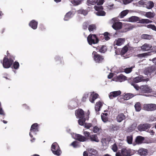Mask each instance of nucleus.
Listing matches in <instances>:
<instances>
[{"label":"nucleus","mask_w":156,"mask_h":156,"mask_svg":"<svg viewBox=\"0 0 156 156\" xmlns=\"http://www.w3.org/2000/svg\"><path fill=\"white\" fill-rule=\"evenodd\" d=\"M155 15V13L154 12H145L144 16L149 19L154 18Z\"/></svg>","instance_id":"bb28decb"},{"label":"nucleus","mask_w":156,"mask_h":156,"mask_svg":"<svg viewBox=\"0 0 156 156\" xmlns=\"http://www.w3.org/2000/svg\"><path fill=\"white\" fill-rule=\"evenodd\" d=\"M112 128L113 129V130L114 131L117 130L119 128V126L116 125H112Z\"/></svg>","instance_id":"774afa93"},{"label":"nucleus","mask_w":156,"mask_h":156,"mask_svg":"<svg viewBox=\"0 0 156 156\" xmlns=\"http://www.w3.org/2000/svg\"><path fill=\"white\" fill-rule=\"evenodd\" d=\"M129 12L128 10H124L122 11L119 14V16L121 18H122L125 16Z\"/></svg>","instance_id":"c9c22d12"},{"label":"nucleus","mask_w":156,"mask_h":156,"mask_svg":"<svg viewBox=\"0 0 156 156\" xmlns=\"http://www.w3.org/2000/svg\"><path fill=\"white\" fill-rule=\"evenodd\" d=\"M82 0H73L71 2L74 5H77L80 4Z\"/></svg>","instance_id":"5fc2aeb1"},{"label":"nucleus","mask_w":156,"mask_h":156,"mask_svg":"<svg viewBox=\"0 0 156 156\" xmlns=\"http://www.w3.org/2000/svg\"><path fill=\"white\" fill-rule=\"evenodd\" d=\"M87 39L90 45L98 44L99 41L98 38L95 34H90L87 37Z\"/></svg>","instance_id":"f257e3e1"},{"label":"nucleus","mask_w":156,"mask_h":156,"mask_svg":"<svg viewBox=\"0 0 156 156\" xmlns=\"http://www.w3.org/2000/svg\"><path fill=\"white\" fill-rule=\"evenodd\" d=\"M151 127L150 124L146 123L144 124H140L138 127V130L140 131H144L149 128Z\"/></svg>","instance_id":"1a4fd4ad"},{"label":"nucleus","mask_w":156,"mask_h":156,"mask_svg":"<svg viewBox=\"0 0 156 156\" xmlns=\"http://www.w3.org/2000/svg\"><path fill=\"white\" fill-rule=\"evenodd\" d=\"M140 18L136 16H132L128 18V21L131 22H136L139 21Z\"/></svg>","instance_id":"c85d7f7f"},{"label":"nucleus","mask_w":156,"mask_h":156,"mask_svg":"<svg viewBox=\"0 0 156 156\" xmlns=\"http://www.w3.org/2000/svg\"><path fill=\"white\" fill-rule=\"evenodd\" d=\"M98 0H87V4L88 5H94L98 2Z\"/></svg>","instance_id":"f704fd0d"},{"label":"nucleus","mask_w":156,"mask_h":156,"mask_svg":"<svg viewBox=\"0 0 156 156\" xmlns=\"http://www.w3.org/2000/svg\"><path fill=\"white\" fill-rule=\"evenodd\" d=\"M121 154L122 156H130V151L125 148H122L121 150Z\"/></svg>","instance_id":"412c9836"},{"label":"nucleus","mask_w":156,"mask_h":156,"mask_svg":"<svg viewBox=\"0 0 156 156\" xmlns=\"http://www.w3.org/2000/svg\"><path fill=\"white\" fill-rule=\"evenodd\" d=\"M79 119L78 120L79 124L81 126H83L85 122L86 121V119L84 117L82 118H79Z\"/></svg>","instance_id":"a18cd8bd"},{"label":"nucleus","mask_w":156,"mask_h":156,"mask_svg":"<svg viewBox=\"0 0 156 156\" xmlns=\"http://www.w3.org/2000/svg\"><path fill=\"white\" fill-rule=\"evenodd\" d=\"M112 27L116 30L120 29L122 27V23L120 22L115 23L113 24Z\"/></svg>","instance_id":"a211bd4d"},{"label":"nucleus","mask_w":156,"mask_h":156,"mask_svg":"<svg viewBox=\"0 0 156 156\" xmlns=\"http://www.w3.org/2000/svg\"><path fill=\"white\" fill-rule=\"evenodd\" d=\"M73 16V12L72 11H69L66 13L65 16L64 20L65 21L68 20Z\"/></svg>","instance_id":"cd10ccee"},{"label":"nucleus","mask_w":156,"mask_h":156,"mask_svg":"<svg viewBox=\"0 0 156 156\" xmlns=\"http://www.w3.org/2000/svg\"><path fill=\"white\" fill-rule=\"evenodd\" d=\"M74 138L75 140L80 142H83L86 141V137L80 134H75Z\"/></svg>","instance_id":"9d476101"},{"label":"nucleus","mask_w":156,"mask_h":156,"mask_svg":"<svg viewBox=\"0 0 156 156\" xmlns=\"http://www.w3.org/2000/svg\"><path fill=\"white\" fill-rule=\"evenodd\" d=\"M7 57L8 58V59L9 60L12 61V62H13L14 60H15V56L14 55L11 54Z\"/></svg>","instance_id":"6e6d98bb"},{"label":"nucleus","mask_w":156,"mask_h":156,"mask_svg":"<svg viewBox=\"0 0 156 156\" xmlns=\"http://www.w3.org/2000/svg\"><path fill=\"white\" fill-rule=\"evenodd\" d=\"M154 3L152 1H148L146 2L145 5L144 7L147 8L148 9H150L153 8L154 6Z\"/></svg>","instance_id":"aec40b11"},{"label":"nucleus","mask_w":156,"mask_h":156,"mask_svg":"<svg viewBox=\"0 0 156 156\" xmlns=\"http://www.w3.org/2000/svg\"><path fill=\"white\" fill-rule=\"evenodd\" d=\"M125 41V38H119L114 41V44L117 46H120Z\"/></svg>","instance_id":"f3484780"},{"label":"nucleus","mask_w":156,"mask_h":156,"mask_svg":"<svg viewBox=\"0 0 156 156\" xmlns=\"http://www.w3.org/2000/svg\"><path fill=\"white\" fill-rule=\"evenodd\" d=\"M30 131V136L31 137H32L33 136L31 133H33L36 134V132L38 131L37 124V123H34L32 125Z\"/></svg>","instance_id":"0eeeda50"},{"label":"nucleus","mask_w":156,"mask_h":156,"mask_svg":"<svg viewBox=\"0 0 156 156\" xmlns=\"http://www.w3.org/2000/svg\"><path fill=\"white\" fill-rule=\"evenodd\" d=\"M95 9L97 11L96 14L98 16H105V12L102 10L103 9V7L101 6H95L94 7Z\"/></svg>","instance_id":"20e7f679"},{"label":"nucleus","mask_w":156,"mask_h":156,"mask_svg":"<svg viewBox=\"0 0 156 156\" xmlns=\"http://www.w3.org/2000/svg\"><path fill=\"white\" fill-rule=\"evenodd\" d=\"M83 134L84 135V136L86 137V141L88 140H89L90 135V132L87 131H84Z\"/></svg>","instance_id":"49530a36"},{"label":"nucleus","mask_w":156,"mask_h":156,"mask_svg":"<svg viewBox=\"0 0 156 156\" xmlns=\"http://www.w3.org/2000/svg\"><path fill=\"white\" fill-rule=\"evenodd\" d=\"M79 14H82L84 16L86 15L87 14V12L86 10L80 9L78 11Z\"/></svg>","instance_id":"864d4df0"},{"label":"nucleus","mask_w":156,"mask_h":156,"mask_svg":"<svg viewBox=\"0 0 156 156\" xmlns=\"http://www.w3.org/2000/svg\"><path fill=\"white\" fill-rule=\"evenodd\" d=\"M151 47L149 44L145 43L142 45L141 48L143 51H147L150 50Z\"/></svg>","instance_id":"a878e982"},{"label":"nucleus","mask_w":156,"mask_h":156,"mask_svg":"<svg viewBox=\"0 0 156 156\" xmlns=\"http://www.w3.org/2000/svg\"><path fill=\"white\" fill-rule=\"evenodd\" d=\"M134 67L132 66L131 67L126 68L124 69V72L126 73H129L132 71V69Z\"/></svg>","instance_id":"de8ad7c7"},{"label":"nucleus","mask_w":156,"mask_h":156,"mask_svg":"<svg viewBox=\"0 0 156 156\" xmlns=\"http://www.w3.org/2000/svg\"><path fill=\"white\" fill-rule=\"evenodd\" d=\"M137 152L140 155L145 156L147 155L148 151L147 149L141 148L138 150Z\"/></svg>","instance_id":"ddd939ff"},{"label":"nucleus","mask_w":156,"mask_h":156,"mask_svg":"<svg viewBox=\"0 0 156 156\" xmlns=\"http://www.w3.org/2000/svg\"><path fill=\"white\" fill-rule=\"evenodd\" d=\"M90 155H94L95 156H98V151L95 149L90 148L88 150Z\"/></svg>","instance_id":"c756f323"},{"label":"nucleus","mask_w":156,"mask_h":156,"mask_svg":"<svg viewBox=\"0 0 156 156\" xmlns=\"http://www.w3.org/2000/svg\"><path fill=\"white\" fill-rule=\"evenodd\" d=\"M13 65L12 67V68L13 69H18L20 66L19 63L17 61H15L13 63Z\"/></svg>","instance_id":"a19ab883"},{"label":"nucleus","mask_w":156,"mask_h":156,"mask_svg":"<svg viewBox=\"0 0 156 156\" xmlns=\"http://www.w3.org/2000/svg\"><path fill=\"white\" fill-rule=\"evenodd\" d=\"M114 79H115V80L116 81L119 82H122L127 80V77L122 74H121L118 76H117Z\"/></svg>","instance_id":"4468645a"},{"label":"nucleus","mask_w":156,"mask_h":156,"mask_svg":"<svg viewBox=\"0 0 156 156\" xmlns=\"http://www.w3.org/2000/svg\"><path fill=\"white\" fill-rule=\"evenodd\" d=\"M109 35V34L107 32H105L104 34H100V35H101V37H103V38H104V39L106 41H108L110 39V37L108 36V35Z\"/></svg>","instance_id":"72a5a7b5"},{"label":"nucleus","mask_w":156,"mask_h":156,"mask_svg":"<svg viewBox=\"0 0 156 156\" xmlns=\"http://www.w3.org/2000/svg\"><path fill=\"white\" fill-rule=\"evenodd\" d=\"M112 149L114 152H116L117 151V147L115 144H114L112 146Z\"/></svg>","instance_id":"680f3d73"},{"label":"nucleus","mask_w":156,"mask_h":156,"mask_svg":"<svg viewBox=\"0 0 156 156\" xmlns=\"http://www.w3.org/2000/svg\"><path fill=\"white\" fill-rule=\"evenodd\" d=\"M149 71L151 73H152L156 70V66H151L148 68Z\"/></svg>","instance_id":"8fccbe9b"},{"label":"nucleus","mask_w":156,"mask_h":156,"mask_svg":"<svg viewBox=\"0 0 156 156\" xmlns=\"http://www.w3.org/2000/svg\"><path fill=\"white\" fill-rule=\"evenodd\" d=\"M88 95L87 94H84L82 98V101L84 102L86 101V99L88 98Z\"/></svg>","instance_id":"69168bd1"},{"label":"nucleus","mask_w":156,"mask_h":156,"mask_svg":"<svg viewBox=\"0 0 156 156\" xmlns=\"http://www.w3.org/2000/svg\"><path fill=\"white\" fill-rule=\"evenodd\" d=\"M135 83H136L133 82L131 83V85L132 86H133V87H134V88L136 90H138L139 89V87L137 85L135 84Z\"/></svg>","instance_id":"052dcab7"},{"label":"nucleus","mask_w":156,"mask_h":156,"mask_svg":"<svg viewBox=\"0 0 156 156\" xmlns=\"http://www.w3.org/2000/svg\"><path fill=\"white\" fill-rule=\"evenodd\" d=\"M133 97L132 94L128 93L126 94L124 96L125 100H127L130 99Z\"/></svg>","instance_id":"c03bdc74"},{"label":"nucleus","mask_w":156,"mask_h":156,"mask_svg":"<svg viewBox=\"0 0 156 156\" xmlns=\"http://www.w3.org/2000/svg\"><path fill=\"white\" fill-rule=\"evenodd\" d=\"M55 59L56 61H58L60 63H62L63 62V60L62 57L61 58V57L58 56H56L55 58Z\"/></svg>","instance_id":"603ef678"},{"label":"nucleus","mask_w":156,"mask_h":156,"mask_svg":"<svg viewBox=\"0 0 156 156\" xmlns=\"http://www.w3.org/2000/svg\"><path fill=\"white\" fill-rule=\"evenodd\" d=\"M96 27L95 24H92L90 25L88 27V30L90 32L93 31L94 30H96Z\"/></svg>","instance_id":"58836bf2"},{"label":"nucleus","mask_w":156,"mask_h":156,"mask_svg":"<svg viewBox=\"0 0 156 156\" xmlns=\"http://www.w3.org/2000/svg\"><path fill=\"white\" fill-rule=\"evenodd\" d=\"M92 55H93V58L96 63H100L104 62L105 57L104 56L98 53L95 51L93 52Z\"/></svg>","instance_id":"f03ea898"},{"label":"nucleus","mask_w":156,"mask_h":156,"mask_svg":"<svg viewBox=\"0 0 156 156\" xmlns=\"http://www.w3.org/2000/svg\"><path fill=\"white\" fill-rule=\"evenodd\" d=\"M38 22L35 20L31 21L29 24V26L34 30L36 29L37 27Z\"/></svg>","instance_id":"dca6fc26"},{"label":"nucleus","mask_w":156,"mask_h":156,"mask_svg":"<svg viewBox=\"0 0 156 156\" xmlns=\"http://www.w3.org/2000/svg\"><path fill=\"white\" fill-rule=\"evenodd\" d=\"M145 138L144 137L141 136H138L136 137L135 141L136 144H142Z\"/></svg>","instance_id":"4be33fe9"},{"label":"nucleus","mask_w":156,"mask_h":156,"mask_svg":"<svg viewBox=\"0 0 156 156\" xmlns=\"http://www.w3.org/2000/svg\"><path fill=\"white\" fill-rule=\"evenodd\" d=\"M70 146L73 147L74 148H76L80 147L79 142L76 141H74L70 144Z\"/></svg>","instance_id":"ea45409f"},{"label":"nucleus","mask_w":156,"mask_h":156,"mask_svg":"<svg viewBox=\"0 0 156 156\" xmlns=\"http://www.w3.org/2000/svg\"><path fill=\"white\" fill-rule=\"evenodd\" d=\"M133 27V26H132L130 24H126L125 25L124 28H123L122 29V32H126L132 30Z\"/></svg>","instance_id":"2eb2a0df"},{"label":"nucleus","mask_w":156,"mask_h":156,"mask_svg":"<svg viewBox=\"0 0 156 156\" xmlns=\"http://www.w3.org/2000/svg\"><path fill=\"white\" fill-rule=\"evenodd\" d=\"M145 26L148 28L151 29L152 30L156 31V27L154 25L150 24L147 25H145Z\"/></svg>","instance_id":"09e8293b"},{"label":"nucleus","mask_w":156,"mask_h":156,"mask_svg":"<svg viewBox=\"0 0 156 156\" xmlns=\"http://www.w3.org/2000/svg\"><path fill=\"white\" fill-rule=\"evenodd\" d=\"M89 140H90L92 142H98L99 141V140L96 134H93L90 136Z\"/></svg>","instance_id":"b1692460"},{"label":"nucleus","mask_w":156,"mask_h":156,"mask_svg":"<svg viewBox=\"0 0 156 156\" xmlns=\"http://www.w3.org/2000/svg\"><path fill=\"white\" fill-rule=\"evenodd\" d=\"M98 2L97 3V5L99 6H100L102 5L104 2V0H98Z\"/></svg>","instance_id":"338daca9"},{"label":"nucleus","mask_w":156,"mask_h":156,"mask_svg":"<svg viewBox=\"0 0 156 156\" xmlns=\"http://www.w3.org/2000/svg\"><path fill=\"white\" fill-rule=\"evenodd\" d=\"M51 149L53 153L55 155L60 156L62 153L59 145L56 142L52 144Z\"/></svg>","instance_id":"7ed1b4c3"},{"label":"nucleus","mask_w":156,"mask_h":156,"mask_svg":"<svg viewBox=\"0 0 156 156\" xmlns=\"http://www.w3.org/2000/svg\"><path fill=\"white\" fill-rule=\"evenodd\" d=\"M97 49H99L98 51L101 53H104L107 51V49L106 46L105 45H102L101 47L99 49L97 48Z\"/></svg>","instance_id":"37998d69"},{"label":"nucleus","mask_w":156,"mask_h":156,"mask_svg":"<svg viewBox=\"0 0 156 156\" xmlns=\"http://www.w3.org/2000/svg\"><path fill=\"white\" fill-rule=\"evenodd\" d=\"M141 38L144 39L150 40L152 38V36L150 35L143 34L141 35Z\"/></svg>","instance_id":"79ce46f5"},{"label":"nucleus","mask_w":156,"mask_h":156,"mask_svg":"<svg viewBox=\"0 0 156 156\" xmlns=\"http://www.w3.org/2000/svg\"><path fill=\"white\" fill-rule=\"evenodd\" d=\"M146 2H144L143 0H140L138 2V4L140 5L143 6L144 7V6L145 5Z\"/></svg>","instance_id":"e2e57ef3"},{"label":"nucleus","mask_w":156,"mask_h":156,"mask_svg":"<svg viewBox=\"0 0 156 156\" xmlns=\"http://www.w3.org/2000/svg\"><path fill=\"white\" fill-rule=\"evenodd\" d=\"M100 129L97 126H94L93 129V131L94 133H97L100 131Z\"/></svg>","instance_id":"13d9d810"},{"label":"nucleus","mask_w":156,"mask_h":156,"mask_svg":"<svg viewBox=\"0 0 156 156\" xmlns=\"http://www.w3.org/2000/svg\"><path fill=\"white\" fill-rule=\"evenodd\" d=\"M126 119V116L123 113L119 114L116 117L117 121L118 122H121Z\"/></svg>","instance_id":"6ab92c4d"},{"label":"nucleus","mask_w":156,"mask_h":156,"mask_svg":"<svg viewBox=\"0 0 156 156\" xmlns=\"http://www.w3.org/2000/svg\"><path fill=\"white\" fill-rule=\"evenodd\" d=\"M89 25V23L87 21L83 23L82 26L84 30H87Z\"/></svg>","instance_id":"4d7b16f0"},{"label":"nucleus","mask_w":156,"mask_h":156,"mask_svg":"<svg viewBox=\"0 0 156 156\" xmlns=\"http://www.w3.org/2000/svg\"><path fill=\"white\" fill-rule=\"evenodd\" d=\"M151 54L150 52L144 53L141 54H138L137 55V56L139 57L142 58V57H146L147 56L151 55Z\"/></svg>","instance_id":"e433bc0d"},{"label":"nucleus","mask_w":156,"mask_h":156,"mask_svg":"<svg viewBox=\"0 0 156 156\" xmlns=\"http://www.w3.org/2000/svg\"><path fill=\"white\" fill-rule=\"evenodd\" d=\"M152 22V21H151L150 20H149L148 19H140L139 20L138 23L143 24H148L150 23H151Z\"/></svg>","instance_id":"7c9ffc66"},{"label":"nucleus","mask_w":156,"mask_h":156,"mask_svg":"<svg viewBox=\"0 0 156 156\" xmlns=\"http://www.w3.org/2000/svg\"><path fill=\"white\" fill-rule=\"evenodd\" d=\"M127 140L129 144H132L133 140V136L130 135L127 137Z\"/></svg>","instance_id":"3c124183"},{"label":"nucleus","mask_w":156,"mask_h":156,"mask_svg":"<svg viewBox=\"0 0 156 156\" xmlns=\"http://www.w3.org/2000/svg\"><path fill=\"white\" fill-rule=\"evenodd\" d=\"M142 87L143 90L146 93H149L151 92L152 89L147 85L142 86Z\"/></svg>","instance_id":"2f4dec72"},{"label":"nucleus","mask_w":156,"mask_h":156,"mask_svg":"<svg viewBox=\"0 0 156 156\" xmlns=\"http://www.w3.org/2000/svg\"><path fill=\"white\" fill-rule=\"evenodd\" d=\"M75 114L78 118H82L84 117V112L83 109L79 108L75 111Z\"/></svg>","instance_id":"6e6552de"},{"label":"nucleus","mask_w":156,"mask_h":156,"mask_svg":"<svg viewBox=\"0 0 156 156\" xmlns=\"http://www.w3.org/2000/svg\"><path fill=\"white\" fill-rule=\"evenodd\" d=\"M147 80L146 79H144V76L142 75H139L134 78L133 79V82L135 83H138L141 81H146Z\"/></svg>","instance_id":"f8f14e48"},{"label":"nucleus","mask_w":156,"mask_h":156,"mask_svg":"<svg viewBox=\"0 0 156 156\" xmlns=\"http://www.w3.org/2000/svg\"><path fill=\"white\" fill-rule=\"evenodd\" d=\"M144 109L147 111H153L156 110V105L154 104H146L144 105Z\"/></svg>","instance_id":"423d86ee"},{"label":"nucleus","mask_w":156,"mask_h":156,"mask_svg":"<svg viewBox=\"0 0 156 156\" xmlns=\"http://www.w3.org/2000/svg\"><path fill=\"white\" fill-rule=\"evenodd\" d=\"M133 1V0H122L123 4L125 5L128 4Z\"/></svg>","instance_id":"0e129e2a"},{"label":"nucleus","mask_w":156,"mask_h":156,"mask_svg":"<svg viewBox=\"0 0 156 156\" xmlns=\"http://www.w3.org/2000/svg\"><path fill=\"white\" fill-rule=\"evenodd\" d=\"M98 94H91L89 98V101L92 103H94V101L98 97Z\"/></svg>","instance_id":"393cba45"},{"label":"nucleus","mask_w":156,"mask_h":156,"mask_svg":"<svg viewBox=\"0 0 156 156\" xmlns=\"http://www.w3.org/2000/svg\"><path fill=\"white\" fill-rule=\"evenodd\" d=\"M134 107L136 111H140L141 109V105L140 103L137 102L134 105Z\"/></svg>","instance_id":"473e14b6"},{"label":"nucleus","mask_w":156,"mask_h":156,"mask_svg":"<svg viewBox=\"0 0 156 156\" xmlns=\"http://www.w3.org/2000/svg\"><path fill=\"white\" fill-rule=\"evenodd\" d=\"M128 50V47L127 46H124L121 50L120 52V54L121 55H124L126 52H127Z\"/></svg>","instance_id":"4c0bfd02"},{"label":"nucleus","mask_w":156,"mask_h":156,"mask_svg":"<svg viewBox=\"0 0 156 156\" xmlns=\"http://www.w3.org/2000/svg\"><path fill=\"white\" fill-rule=\"evenodd\" d=\"M101 118L102 120L104 122H106L108 121V118L107 116L101 115Z\"/></svg>","instance_id":"bf43d9fd"},{"label":"nucleus","mask_w":156,"mask_h":156,"mask_svg":"<svg viewBox=\"0 0 156 156\" xmlns=\"http://www.w3.org/2000/svg\"><path fill=\"white\" fill-rule=\"evenodd\" d=\"M13 62L9 60L6 56L3 58L2 65L3 67L5 68H9L12 65Z\"/></svg>","instance_id":"39448f33"},{"label":"nucleus","mask_w":156,"mask_h":156,"mask_svg":"<svg viewBox=\"0 0 156 156\" xmlns=\"http://www.w3.org/2000/svg\"><path fill=\"white\" fill-rule=\"evenodd\" d=\"M103 105V103L100 101L97 102L96 103L95 107V111L97 112L99 111L100 110V108L102 107Z\"/></svg>","instance_id":"5701e85b"},{"label":"nucleus","mask_w":156,"mask_h":156,"mask_svg":"<svg viewBox=\"0 0 156 156\" xmlns=\"http://www.w3.org/2000/svg\"><path fill=\"white\" fill-rule=\"evenodd\" d=\"M121 93L120 90L114 91L112 92L109 94V97L110 99H112L119 95H120Z\"/></svg>","instance_id":"9b49d317"}]
</instances>
